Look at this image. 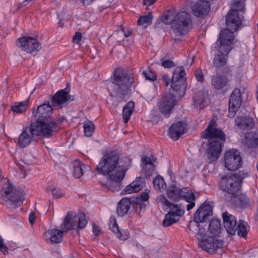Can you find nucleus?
Wrapping results in <instances>:
<instances>
[{"instance_id": "338daca9", "label": "nucleus", "mask_w": 258, "mask_h": 258, "mask_svg": "<svg viewBox=\"0 0 258 258\" xmlns=\"http://www.w3.org/2000/svg\"><path fill=\"white\" fill-rule=\"evenodd\" d=\"M24 163L25 164H31V163H29V162H24Z\"/></svg>"}, {"instance_id": "69168bd1", "label": "nucleus", "mask_w": 258, "mask_h": 258, "mask_svg": "<svg viewBox=\"0 0 258 258\" xmlns=\"http://www.w3.org/2000/svg\"><path fill=\"white\" fill-rule=\"evenodd\" d=\"M194 57H193L192 58V60H191V62L190 63V65L192 64V63L194 62Z\"/></svg>"}, {"instance_id": "de8ad7c7", "label": "nucleus", "mask_w": 258, "mask_h": 258, "mask_svg": "<svg viewBox=\"0 0 258 258\" xmlns=\"http://www.w3.org/2000/svg\"><path fill=\"white\" fill-rule=\"evenodd\" d=\"M196 228H199L198 232L197 234V238L199 240V242L200 241H202L205 238H207L206 235V229L205 228H203L201 225L199 224V226L196 227Z\"/></svg>"}, {"instance_id": "bf43d9fd", "label": "nucleus", "mask_w": 258, "mask_h": 258, "mask_svg": "<svg viewBox=\"0 0 258 258\" xmlns=\"http://www.w3.org/2000/svg\"><path fill=\"white\" fill-rule=\"evenodd\" d=\"M0 250L2 251L3 252H8V248L4 245L3 239L0 236Z\"/></svg>"}, {"instance_id": "cd10ccee", "label": "nucleus", "mask_w": 258, "mask_h": 258, "mask_svg": "<svg viewBox=\"0 0 258 258\" xmlns=\"http://www.w3.org/2000/svg\"><path fill=\"white\" fill-rule=\"evenodd\" d=\"M235 124L241 130H250L254 125L253 119L247 116H238L235 119Z\"/></svg>"}, {"instance_id": "6e6d98bb", "label": "nucleus", "mask_w": 258, "mask_h": 258, "mask_svg": "<svg viewBox=\"0 0 258 258\" xmlns=\"http://www.w3.org/2000/svg\"><path fill=\"white\" fill-rule=\"evenodd\" d=\"M93 232L95 235L97 236L101 233V229L99 226L94 224L93 227Z\"/></svg>"}, {"instance_id": "f03ea898", "label": "nucleus", "mask_w": 258, "mask_h": 258, "mask_svg": "<svg viewBox=\"0 0 258 258\" xmlns=\"http://www.w3.org/2000/svg\"><path fill=\"white\" fill-rule=\"evenodd\" d=\"M216 117L212 118L202 135L203 138L208 140L207 153L211 162L219 158L222 150V145L225 141V134L216 126Z\"/></svg>"}, {"instance_id": "a19ab883", "label": "nucleus", "mask_w": 258, "mask_h": 258, "mask_svg": "<svg viewBox=\"0 0 258 258\" xmlns=\"http://www.w3.org/2000/svg\"><path fill=\"white\" fill-rule=\"evenodd\" d=\"M83 128L84 135L86 137H91L94 133L95 125L91 120H86L83 123Z\"/></svg>"}, {"instance_id": "4be33fe9", "label": "nucleus", "mask_w": 258, "mask_h": 258, "mask_svg": "<svg viewBox=\"0 0 258 258\" xmlns=\"http://www.w3.org/2000/svg\"><path fill=\"white\" fill-rule=\"evenodd\" d=\"M217 53L214 57L213 64L216 68H221L225 66L228 54L230 51L229 48L224 49L223 46L217 47Z\"/></svg>"}, {"instance_id": "6e6552de", "label": "nucleus", "mask_w": 258, "mask_h": 258, "mask_svg": "<svg viewBox=\"0 0 258 258\" xmlns=\"http://www.w3.org/2000/svg\"><path fill=\"white\" fill-rule=\"evenodd\" d=\"M243 177L239 173L227 175L221 179L219 187L222 190L234 195L240 189Z\"/></svg>"}, {"instance_id": "aec40b11", "label": "nucleus", "mask_w": 258, "mask_h": 258, "mask_svg": "<svg viewBox=\"0 0 258 258\" xmlns=\"http://www.w3.org/2000/svg\"><path fill=\"white\" fill-rule=\"evenodd\" d=\"M233 33L234 32L227 29L222 30L218 41L216 44L217 47L223 46L224 49L229 48V50H231L232 49L231 45L234 40Z\"/></svg>"}, {"instance_id": "2eb2a0df", "label": "nucleus", "mask_w": 258, "mask_h": 258, "mask_svg": "<svg viewBox=\"0 0 258 258\" xmlns=\"http://www.w3.org/2000/svg\"><path fill=\"white\" fill-rule=\"evenodd\" d=\"M156 161L157 158L152 154L142 156L141 166L142 171L147 178H149L156 173L155 163Z\"/></svg>"}, {"instance_id": "8fccbe9b", "label": "nucleus", "mask_w": 258, "mask_h": 258, "mask_svg": "<svg viewBox=\"0 0 258 258\" xmlns=\"http://www.w3.org/2000/svg\"><path fill=\"white\" fill-rule=\"evenodd\" d=\"M143 75L147 80L154 81L156 79L155 73L149 69L144 70L143 72Z\"/></svg>"}, {"instance_id": "0e129e2a", "label": "nucleus", "mask_w": 258, "mask_h": 258, "mask_svg": "<svg viewBox=\"0 0 258 258\" xmlns=\"http://www.w3.org/2000/svg\"><path fill=\"white\" fill-rule=\"evenodd\" d=\"M130 34H131V32H127L126 33H124V35H125V37H127L130 36Z\"/></svg>"}, {"instance_id": "72a5a7b5", "label": "nucleus", "mask_w": 258, "mask_h": 258, "mask_svg": "<svg viewBox=\"0 0 258 258\" xmlns=\"http://www.w3.org/2000/svg\"><path fill=\"white\" fill-rule=\"evenodd\" d=\"M131 201L126 198H123L118 204L117 213L120 216L124 215L130 209Z\"/></svg>"}, {"instance_id": "9d476101", "label": "nucleus", "mask_w": 258, "mask_h": 258, "mask_svg": "<svg viewBox=\"0 0 258 258\" xmlns=\"http://www.w3.org/2000/svg\"><path fill=\"white\" fill-rule=\"evenodd\" d=\"M185 72L182 67L175 68L171 80V88L179 97L183 96L185 93Z\"/></svg>"}, {"instance_id": "a18cd8bd", "label": "nucleus", "mask_w": 258, "mask_h": 258, "mask_svg": "<svg viewBox=\"0 0 258 258\" xmlns=\"http://www.w3.org/2000/svg\"><path fill=\"white\" fill-rule=\"evenodd\" d=\"M152 19L153 16L149 13L147 15L141 17L138 21V23L144 27H147L151 24Z\"/></svg>"}, {"instance_id": "473e14b6", "label": "nucleus", "mask_w": 258, "mask_h": 258, "mask_svg": "<svg viewBox=\"0 0 258 258\" xmlns=\"http://www.w3.org/2000/svg\"><path fill=\"white\" fill-rule=\"evenodd\" d=\"M212 85L217 90L224 88L227 84V79L226 77L222 76H215L212 79Z\"/></svg>"}, {"instance_id": "4468645a", "label": "nucleus", "mask_w": 258, "mask_h": 258, "mask_svg": "<svg viewBox=\"0 0 258 258\" xmlns=\"http://www.w3.org/2000/svg\"><path fill=\"white\" fill-rule=\"evenodd\" d=\"M212 207L209 204L201 206L195 213L194 220L195 223L190 224L189 226L190 230H192L194 226H199V223H204L212 215Z\"/></svg>"}, {"instance_id": "c85d7f7f", "label": "nucleus", "mask_w": 258, "mask_h": 258, "mask_svg": "<svg viewBox=\"0 0 258 258\" xmlns=\"http://www.w3.org/2000/svg\"><path fill=\"white\" fill-rule=\"evenodd\" d=\"M144 179L141 177L137 178L124 189V194H131L139 191L144 185Z\"/></svg>"}, {"instance_id": "9b49d317", "label": "nucleus", "mask_w": 258, "mask_h": 258, "mask_svg": "<svg viewBox=\"0 0 258 258\" xmlns=\"http://www.w3.org/2000/svg\"><path fill=\"white\" fill-rule=\"evenodd\" d=\"M223 160L224 167L229 171L237 170L242 166V158L240 152L236 149L226 151Z\"/></svg>"}, {"instance_id": "f704fd0d", "label": "nucleus", "mask_w": 258, "mask_h": 258, "mask_svg": "<svg viewBox=\"0 0 258 258\" xmlns=\"http://www.w3.org/2000/svg\"><path fill=\"white\" fill-rule=\"evenodd\" d=\"M207 97V94L204 92L198 93L194 99L195 107L199 108L200 109L203 108L207 104L206 101Z\"/></svg>"}, {"instance_id": "1a4fd4ad", "label": "nucleus", "mask_w": 258, "mask_h": 258, "mask_svg": "<svg viewBox=\"0 0 258 258\" xmlns=\"http://www.w3.org/2000/svg\"><path fill=\"white\" fill-rule=\"evenodd\" d=\"M87 224L86 216L84 214H81L77 216L75 212H69L67 213L61 224V228L65 231L73 229L84 228Z\"/></svg>"}, {"instance_id": "6ab92c4d", "label": "nucleus", "mask_w": 258, "mask_h": 258, "mask_svg": "<svg viewBox=\"0 0 258 258\" xmlns=\"http://www.w3.org/2000/svg\"><path fill=\"white\" fill-rule=\"evenodd\" d=\"M44 240L48 244L55 245L60 243L63 239V230L52 228L46 231L43 235Z\"/></svg>"}, {"instance_id": "5701e85b", "label": "nucleus", "mask_w": 258, "mask_h": 258, "mask_svg": "<svg viewBox=\"0 0 258 258\" xmlns=\"http://www.w3.org/2000/svg\"><path fill=\"white\" fill-rule=\"evenodd\" d=\"M187 129V124L184 121H178L173 123L169 129L170 137L174 140H177L184 134Z\"/></svg>"}, {"instance_id": "ddd939ff", "label": "nucleus", "mask_w": 258, "mask_h": 258, "mask_svg": "<svg viewBox=\"0 0 258 258\" xmlns=\"http://www.w3.org/2000/svg\"><path fill=\"white\" fill-rule=\"evenodd\" d=\"M199 245L203 250L208 253L213 254L217 251V249L223 247L224 241L215 237L208 236L202 241H200Z\"/></svg>"}, {"instance_id": "79ce46f5", "label": "nucleus", "mask_w": 258, "mask_h": 258, "mask_svg": "<svg viewBox=\"0 0 258 258\" xmlns=\"http://www.w3.org/2000/svg\"><path fill=\"white\" fill-rule=\"evenodd\" d=\"M48 191L51 192L54 199H59L63 197L65 193L63 190L54 185H50L47 187Z\"/></svg>"}, {"instance_id": "3c124183", "label": "nucleus", "mask_w": 258, "mask_h": 258, "mask_svg": "<svg viewBox=\"0 0 258 258\" xmlns=\"http://www.w3.org/2000/svg\"><path fill=\"white\" fill-rule=\"evenodd\" d=\"M195 76L197 80L201 83H203L204 80V77L202 71L200 69L197 70L195 71Z\"/></svg>"}, {"instance_id": "dca6fc26", "label": "nucleus", "mask_w": 258, "mask_h": 258, "mask_svg": "<svg viewBox=\"0 0 258 258\" xmlns=\"http://www.w3.org/2000/svg\"><path fill=\"white\" fill-rule=\"evenodd\" d=\"M54 109L52 104L50 105L49 101H45L36 110L34 108L32 112L36 120L52 119L50 116Z\"/></svg>"}, {"instance_id": "f257e3e1", "label": "nucleus", "mask_w": 258, "mask_h": 258, "mask_svg": "<svg viewBox=\"0 0 258 258\" xmlns=\"http://www.w3.org/2000/svg\"><path fill=\"white\" fill-rule=\"evenodd\" d=\"M131 164L130 159L120 158L116 151H109L101 157L95 171L98 174L105 176L108 181L119 183L124 178Z\"/></svg>"}, {"instance_id": "423d86ee", "label": "nucleus", "mask_w": 258, "mask_h": 258, "mask_svg": "<svg viewBox=\"0 0 258 258\" xmlns=\"http://www.w3.org/2000/svg\"><path fill=\"white\" fill-rule=\"evenodd\" d=\"M31 125L32 135L47 138L52 137L58 128L53 119L36 120Z\"/></svg>"}, {"instance_id": "bb28decb", "label": "nucleus", "mask_w": 258, "mask_h": 258, "mask_svg": "<svg viewBox=\"0 0 258 258\" xmlns=\"http://www.w3.org/2000/svg\"><path fill=\"white\" fill-rule=\"evenodd\" d=\"M109 226L111 230L121 240H125L128 237V233L127 231H120L119 229L118 225L116 223L115 218L112 216L110 217L109 222Z\"/></svg>"}, {"instance_id": "603ef678", "label": "nucleus", "mask_w": 258, "mask_h": 258, "mask_svg": "<svg viewBox=\"0 0 258 258\" xmlns=\"http://www.w3.org/2000/svg\"><path fill=\"white\" fill-rule=\"evenodd\" d=\"M162 66L165 68H171L174 67V63L170 59H167L162 62Z\"/></svg>"}, {"instance_id": "e2e57ef3", "label": "nucleus", "mask_w": 258, "mask_h": 258, "mask_svg": "<svg viewBox=\"0 0 258 258\" xmlns=\"http://www.w3.org/2000/svg\"><path fill=\"white\" fill-rule=\"evenodd\" d=\"M81 1L84 6H88L92 2L93 0H81Z\"/></svg>"}, {"instance_id": "c756f323", "label": "nucleus", "mask_w": 258, "mask_h": 258, "mask_svg": "<svg viewBox=\"0 0 258 258\" xmlns=\"http://www.w3.org/2000/svg\"><path fill=\"white\" fill-rule=\"evenodd\" d=\"M72 164L73 175L77 178L81 177L88 168L84 164L78 160H74Z\"/></svg>"}, {"instance_id": "a878e982", "label": "nucleus", "mask_w": 258, "mask_h": 258, "mask_svg": "<svg viewBox=\"0 0 258 258\" xmlns=\"http://www.w3.org/2000/svg\"><path fill=\"white\" fill-rule=\"evenodd\" d=\"M33 136L35 135L32 134L31 125L26 127L19 137L18 145L21 148L27 147L32 141Z\"/></svg>"}, {"instance_id": "2f4dec72", "label": "nucleus", "mask_w": 258, "mask_h": 258, "mask_svg": "<svg viewBox=\"0 0 258 258\" xmlns=\"http://www.w3.org/2000/svg\"><path fill=\"white\" fill-rule=\"evenodd\" d=\"M182 188L176 186H170L167 190V195L169 199L174 202L179 201L182 196Z\"/></svg>"}, {"instance_id": "393cba45", "label": "nucleus", "mask_w": 258, "mask_h": 258, "mask_svg": "<svg viewBox=\"0 0 258 258\" xmlns=\"http://www.w3.org/2000/svg\"><path fill=\"white\" fill-rule=\"evenodd\" d=\"M209 1L199 0L192 7L194 14L199 17L207 15L210 11Z\"/></svg>"}, {"instance_id": "13d9d810", "label": "nucleus", "mask_w": 258, "mask_h": 258, "mask_svg": "<svg viewBox=\"0 0 258 258\" xmlns=\"http://www.w3.org/2000/svg\"><path fill=\"white\" fill-rule=\"evenodd\" d=\"M82 38V34L79 32H76L75 35L73 37L74 42L78 43Z\"/></svg>"}, {"instance_id": "0eeeda50", "label": "nucleus", "mask_w": 258, "mask_h": 258, "mask_svg": "<svg viewBox=\"0 0 258 258\" xmlns=\"http://www.w3.org/2000/svg\"><path fill=\"white\" fill-rule=\"evenodd\" d=\"M245 0H233V7L226 17V26L227 29L235 32L242 24V21L239 17L238 11L244 9Z\"/></svg>"}, {"instance_id": "f8f14e48", "label": "nucleus", "mask_w": 258, "mask_h": 258, "mask_svg": "<svg viewBox=\"0 0 258 258\" xmlns=\"http://www.w3.org/2000/svg\"><path fill=\"white\" fill-rule=\"evenodd\" d=\"M16 44L22 50L29 53L38 51L41 48V44L38 40L29 36L19 38L16 41Z\"/></svg>"}, {"instance_id": "4c0bfd02", "label": "nucleus", "mask_w": 258, "mask_h": 258, "mask_svg": "<svg viewBox=\"0 0 258 258\" xmlns=\"http://www.w3.org/2000/svg\"><path fill=\"white\" fill-rule=\"evenodd\" d=\"M29 99L22 102H15L11 106L12 110L16 113H21L25 112L28 106Z\"/></svg>"}, {"instance_id": "b1692460", "label": "nucleus", "mask_w": 258, "mask_h": 258, "mask_svg": "<svg viewBox=\"0 0 258 258\" xmlns=\"http://www.w3.org/2000/svg\"><path fill=\"white\" fill-rule=\"evenodd\" d=\"M223 224L227 232L231 235H234L237 231V222L234 216L227 212L223 214Z\"/></svg>"}, {"instance_id": "c03bdc74", "label": "nucleus", "mask_w": 258, "mask_h": 258, "mask_svg": "<svg viewBox=\"0 0 258 258\" xmlns=\"http://www.w3.org/2000/svg\"><path fill=\"white\" fill-rule=\"evenodd\" d=\"M237 234L239 236L245 237L247 235V229L246 223L243 220H239L237 225Z\"/></svg>"}, {"instance_id": "f3484780", "label": "nucleus", "mask_w": 258, "mask_h": 258, "mask_svg": "<svg viewBox=\"0 0 258 258\" xmlns=\"http://www.w3.org/2000/svg\"><path fill=\"white\" fill-rule=\"evenodd\" d=\"M176 104L175 95L171 93L167 94L159 102V109L162 114L169 115Z\"/></svg>"}, {"instance_id": "58836bf2", "label": "nucleus", "mask_w": 258, "mask_h": 258, "mask_svg": "<svg viewBox=\"0 0 258 258\" xmlns=\"http://www.w3.org/2000/svg\"><path fill=\"white\" fill-rule=\"evenodd\" d=\"M210 232L214 235H218L221 230V223L219 220L213 219L209 224Z\"/></svg>"}, {"instance_id": "37998d69", "label": "nucleus", "mask_w": 258, "mask_h": 258, "mask_svg": "<svg viewBox=\"0 0 258 258\" xmlns=\"http://www.w3.org/2000/svg\"><path fill=\"white\" fill-rule=\"evenodd\" d=\"M155 188L159 190H164L166 188V184L164 179L160 175L157 176L153 180Z\"/></svg>"}, {"instance_id": "412c9836", "label": "nucleus", "mask_w": 258, "mask_h": 258, "mask_svg": "<svg viewBox=\"0 0 258 258\" xmlns=\"http://www.w3.org/2000/svg\"><path fill=\"white\" fill-rule=\"evenodd\" d=\"M68 95V92L64 90H60L56 92L51 99L54 108L58 109L66 105L69 100Z\"/></svg>"}, {"instance_id": "20e7f679", "label": "nucleus", "mask_w": 258, "mask_h": 258, "mask_svg": "<svg viewBox=\"0 0 258 258\" xmlns=\"http://www.w3.org/2000/svg\"><path fill=\"white\" fill-rule=\"evenodd\" d=\"M133 82L131 75L122 68H119L114 71L113 81L110 85L108 90L111 95L118 96L123 99L128 92V89Z\"/></svg>"}, {"instance_id": "7ed1b4c3", "label": "nucleus", "mask_w": 258, "mask_h": 258, "mask_svg": "<svg viewBox=\"0 0 258 258\" xmlns=\"http://www.w3.org/2000/svg\"><path fill=\"white\" fill-rule=\"evenodd\" d=\"M162 20L166 25H171L174 33L179 36L186 34L191 24L190 15L184 11L168 12L163 16Z\"/></svg>"}, {"instance_id": "052dcab7", "label": "nucleus", "mask_w": 258, "mask_h": 258, "mask_svg": "<svg viewBox=\"0 0 258 258\" xmlns=\"http://www.w3.org/2000/svg\"><path fill=\"white\" fill-rule=\"evenodd\" d=\"M162 79L166 86H167L170 82V78L167 75H164L162 76Z\"/></svg>"}, {"instance_id": "680f3d73", "label": "nucleus", "mask_w": 258, "mask_h": 258, "mask_svg": "<svg viewBox=\"0 0 258 258\" xmlns=\"http://www.w3.org/2000/svg\"><path fill=\"white\" fill-rule=\"evenodd\" d=\"M156 1V0H144V5L149 6L154 4Z\"/></svg>"}, {"instance_id": "09e8293b", "label": "nucleus", "mask_w": 258, "mask_h": 258, "mask_svg": "<svg viewBox=\"0 0 258 258\" xmlns=\"http://www.w3.org/2000/svg\"><path fill=\"white\" fill-rule=\"evenodd\" d=\"M246 144L249 148L255 147L258 144V136H254L250 139H246Z\"/></svg>"}, {"instance_id": "e433bc0d", "label": "nucleus", "mask_w": 258, "mask_h": 258, "mask_svg": "<svg viewBox=\"0 0 258 258\" xmlns=\"http://www.w3.org/2000/svg\"><path fill=\"white\" fill-rule=\"evenodd\" d=\"M134 103L133 101L128 102L123 107L122 116L124 123H126L130 118L131 115L134 110Z\"/></svg>"}, {"instance_id": "a211bd4d", "label": "nucleus", "mask_w": 258, "mask_h": 258, "mask_svg": "<svg viewBox=\"0 0 258 258\" xmlns=\"http://www.w3.org/2000/svg\"><path fill=\"white\" fill-rule=\"evenodd\" d=\"M242 103L241 93L240 89L235 88L232 92L229 104V112L228 116L233 117L236 112L240 107Z\"/></svg>"}, {"instance_id": "4d7b16f0", "label": "nucleus", "mask_w": 258, "mask_h": 258, "mask_svg": "<svg viewBox=\"0 0 258 258\" xmlns=\"http://www.w3.org/2000/svg\"><path fill=\"white\" fill-rule=\"evenodd\" d=\"M36 216L35 213L32 212L30 213L29 217V221L30 224L33 225L35 222Z\"/></svg>"}, {"instance_id": "864d4df0", "label": "nucleus", "mask_w": 258, "mask_h": 258, "mask_svg": "<svg viewBox=\"0 0 258 258\" xmlns=\"http://www.w3.org/2000/svg\"><path fill=\"white\" fill-rule=\"evenodd\" d=\"M150 190L149 189H145L144 192L140 195V197L142 201H147L149 198Z\"/></svg>"}, {"instance_id": "39448f33", "label": "nucleus", "mask_w": 258, "mask_h": 258, "mask_svg": "<svg viewBox=\"0 0 258 258\" xmlns=\"http://www.w3.org/2000/svg\"><path fill=\"white\" fill-rule=\"evenodd\" d=\"M0 195L1 198L10 208H15L18 206L16 204H19L24 200L22 192L15 188L9 180L4 184Z\"/></svg>"}, {"instance_id": "5fc2aeb1", "label": "nucleus", "mask_w": 258, "mask_h": 258, "mask_svg": "<svg viewBox=\"0 0 258 258\" xmlns=\"http://www.w3.org/2000/svg\"><path fill=\"white\" fill-rule=\"evenodd\" d=\"M160 202H162L165 206L168 207L171 205V203L169 202L164 196H160L159 198Z\"/></svg>"}, {"instance_id": "49530a36", "label": "nucleus", "mask_w": 258, "mask_h": 258, "mask_svg": "<svg viewBox=\"0 0 258 258\" xmlns=\"http://www.w3.org/2000/svg\"><path fill=\"white\" fill-rule=\"evenodd\" d=\"M179 219L171 215L169 213L166 214L165 218L163 221V225L164 227H168L171 225L172 224L176 222Z\"/></svg>"}, {"instance_id": "7c9ffc66", "label": "nucleus", "mask_w": 258, "mask_h": 258, "mask_svg": "<svg viewBox=\"0 0 258 258\" xmlns=\"http://www.w3.org/2000/svg\"><path fill=\"white\" fill-rule=\"evenodd\" d=\"M181 198L185 199L189 204L187 205V210L189 211L192 209L195 205V196L194 193L188 190L187 188H183Z\"/></svg>"}, {"instance_id": "ea45409f", "label": "nucleus", "mask_w": 258, "mask_h": 258, "mask_svg": "<svg viewBox=\"0 0 258 258\" xmlns=\"http://www.w3.org/2000/svg\"><path fill=\"white\" fill-rule=\"evenodd\" d=\"M170 208V211L168 212L171 215L179 219L180 217H181L184 213V208H181L178 205H175L171 203V205L169 206Z\"/></svg>"}, {"instance_id": "c9c22d12", "label": "nucleus", "mask_w": 258, "mask_h": 258, "mask_svg": "<svg viewBox=\"0 0 258 258\" xmlns=\"http://www.w3.org/2000/svg\"><path fill=\"white\" fill-rule=\"evenodd\" d=\"M235 198L237 205L242 208H248L251 205L250 200L245 194H239Z\"/></svg>"}]
</instances>
